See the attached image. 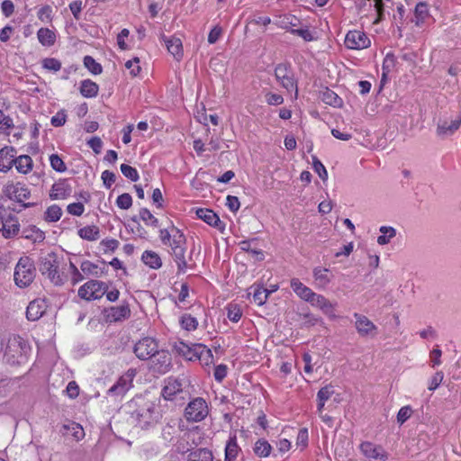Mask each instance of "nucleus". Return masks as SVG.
<instances>
[{"label": "nucleus", "instance_id": "nucleus-1", "mask_svg": "<svg viewBox=\"0 0 461 461\" xmlns=\"http://www.w3.org/2000/svg\"><path fill=\"white\" fill-rule=\"evenodd\" d=\"M159 238L163 245L170 248V255L177 265L178 272L185 273L188 268V263L185 259L186 239L183 232L171 224L159 230Z\"/></svg>", "mask_w": 461, "mask_h": 461}, {"label": "nucleus", "instance_id": "nucleus-2", "mask_svg": "<svg viewBox=\"0 0 461 461\" xmlns=\"http://www.w3.org/2000/svg\"><path fill=\"white\" fill-rule=\"evenodd\" d=\"M2 192L6 198L19 203L23 209L36 204L35 203L27 202L32 197V193L28 185L23 182H7Z\"/></svg>", "mask_w": 461, "mask_h": 461}, {"label": "nucleus", "instance_id": "nucleus-3", "mask_svg": "<svg viewBox=\"0 0 461 461\" xmlns=\"http://www.w3.org/2000/svg\"><path fill=\"white\" fill-rule=\"evenodd\" d=\"M28 345L18 335H11L4 352L5 360L10 365H20L26 359Z\"/></svg>", "mask_w": 461, "mask_h": 461}, {"label": "nucleus", "instance_id": "nucleus-4", "mask_svg": "<svg viewBox=\"0 0 461 461\" xmlns=\"http://www.w3.org/2000/svg\"><path fill=\"white\" fill-rule=\"evenodd\" d=\"M60 260L57 253L51 251L41 257L39 269L55 285H61L63 278L59 273Z\"/></svg>", "mask_w": 461, "mask_h": 461}, {"label": "nucleus", "instance_id": "nucleus-5", "mask_svg": "<svg viewBox=\"0 0 461 461\" xmlns=\"http://www.w3.org/2000/svg\"><path fill=\"white\" fill-rule=\"evenodd\" d=\"M36 269L34 263L29 257H22L14 269V282L19 287H27L35 277Z\"/></svg>", "mask_w": 461, "mask_h": 461}, {"label": "nucleus", "instance_id": "nucleus-6", "mask_svg": "<svg viewBox=\"0 0 461 461\" xmlns=\"http://www.w3.org/2000/svg\"><path fill=\"white\" fill-rule=\"evenodd\" d=\"M137 406V409L132 411L131 416L137 420L139 426L146 429L156 421L154 416L155 404L151 402L140 399L134 400L131 403Z\"/></svg>", "mask_w": 461, "mask_h": 461}, {"label": "nucleus", "instance_id": "nucleus-7", "mask_svg": "<svg viewBox=\"0 0 461 461\" xmlns=\"http://www.w3.org/2000/svg\"><path fill=\"white\" fill-rule=\"evenodd\" d=\"M209 414V408L205 400L196 397L192 400L185 409V417L188 421L199 422Z\"/></svg>", "mask_w": 461, "mask_h": 461}, {"label": "nucleus", "instance_id": "nucleus-8", "mask_svg": "<svg viewBox=\"0 0 461 461\" xmlns=\"http://www.w3.org/2000/svg\"><path fill=\"white\" fill-rule=\"evenodd\" d=\"M107 291L105 283L98 280H90L81 285L78 289V296L81 299L91 301L103 297Z\"/></svg>", "mask_w": 461, "mask_h": 461}, {"label": "nucleus", "instance_id": "nucleus-9", "mask_svg": "<svg viewBox=\"0 0 461 461\" xmlns=\"http://www.w3.org/2000/svg\"><path fill=\"white\" fill-rule=\"evenodd\" d=\"M275 77L284 88L288 92L294 91L295 97L297 96V84L294 77V73L287 64H278L275 68Z\"/></svg>", "mask_w": 461, "mask_h": 461}, {"label": "nucleus", "instance_id": "nucleus-10", "mask_svg": "<svg viewBox=\"0 0 461 461\" xmlns=\"http://www.w3.org/2000/svg\"><path fill=\"white\" fill-rule=\"evenodd\" d=\"M164 383L165 384L162 388L161 394L165 400H176L177 396L184 393V386L185 384L184 378L168 377L165 380Z\"/></svg>", "mask_w": 461, "mask_h": 461}, {"label": "nucleus", "instance_id": "nucleus-11", "mask_svg": "<svg viewBox=\"0 0 461 461\" xmlns=\"http://www.w3.org/2000/svg\"><path fill=\"white\" fill-rule=\"evenodd\" d=\"M175 349L183 357H185L188 360H193V358L199 357L206 359L205 364L208 365V360L212 359V354L211 349L206 348V347L203 345H198V349H201L199 352L197 349L191 348L188 345L184 342H179L175 345Z\"/></svg>", "mask_w": 461, "mask_h": 461}, {"label": "nucleus", "instance_id": "nucleus-12", "mask_svg": "<svg viewBox=\"0 0 461 461\" xmlns=\"http://www.w3.org/2000/svg\"><path fill=\"white\" fill-rule=\"evenodd\" d=\"M158 342L149 337L139 340L134 346L136 357L141 360H147L158 353Z\"/></svg>", "mask_w": 461, "mask_h": 461}, {"label": "nucleus", "instance_id": "nucleus-13", "mask_svg": "<svg viewBox=\"0 0 461 461\" xmlns=\"http://www.w3.org/2000/svg\"><path fill=\"white\" fill-rule=\"evenodd\" d=\"M136 375L134 369H129L123 374L118 381L108 390V394L123 395L132 385V381Z\"/></svg>", "mask_w": 461, "mask_h": 461}, {"label": "nucleus", "instance_id": "nucleus-14", "mask_svg": "<svg viewBox=\"0 0 461 461\" xmlns=\"http://www.w3.org/2000/svg\"><path fill=\"white\" fill-rule=\"evenodd\" d=\"M345 45L352 50L365 49L370 45V40L363 32L349 31L345 37Z\"/></svg>", "mask_w": 461, "mask_h": 461}, {"label": "nucleus", "instance_id": "nucleus-15", "mask_svg": "<svg viewBox=\"0 0 461 461\" xmlns=\"http://www.w3.org/2000/svg\"><path fill=\"white\" fill-rule=\"evenodd\" d=\"M312 306L319 308L325 315L330 319L336 318L334 313L336 303H331L322 294L314 293L312 298L308 302Z\"/></svg>", "mask_w": 461, "mask_h": 461}, {"label": "nucleus", "instance_id": "nucleus-16", "mask_svg": "<svg viewBox=\"0 0 461 461\" xmlns=\"http://www.w3.org/2000/svg\"><path fill=\"white\" fill-rule=\"evenodd\" d=\"M356 319L355 327L362 337L376 335L377 327L365 315L354 313Z\"/></svg>", "mask_w": 461, "mask_h": 461}, {"label": "nucleus", "instance_id": "nucleus-17", "mask_svg": "<svg viewBox=\"0 0 461 461\" xmlns=\"http://www.w3.org/2000/svg\"><path fill=\"white\" fill-rule=\"evenodd\" d=\"M360 450L367 458L376 461H386L388 455L381 446L375 445L369 441L363 442L360 445Z\"/></svg>", "mask_w": 461, "mask_h": 461}, {"label": "nucleus", "instance_id": "nucleus-18", "mask_svg": "<svg viewBox=\"0 0 461 461\" xmlns=\"http://www.w3.org/2000/svg\"><path fill=\"white\" fill-rule=\"evenodd\" d=\"M196 215L209 225L217 228L221 231L224 230L225 224L220 220L218 215L212 210L207 208H200L196 210Z\"/></svg>", "mask_w": 461, "mask_h": 461}, {"label": "nucleus", "instance_id": "nucleus-19", "mask_svg": "<svg viewBox=\"0 0 461 461\" xmlns=\"http://www.w3.org/2000/svg\"><path fill=\"white\" fill-rule=\"evenodd\" d=\"M72 193V188L68 180L63 179L56 182L52 186L50 196L53 200L65 199Z\"/></svg>", "mask_w": 461, "mask_h": 461}, {"label": "nucleus", "instance_id": "nucleus-20", "mask_svg": "<svg viewBox=\"0 0 461 461\" xmlns=\"http://www.w3.org/2000/svg\"><path fill=\"white\" fill-rule=\"evenodd\" d=\"M131 315V310L127 303L119 306L111 307L107 310V320L110 321H121L126 320Z\"/></svg>", "mask_w": 461, "mask_h": 461}, {"label": "nucleus", "instance_id": "nucleus-21", "mask_svg": "<svg viewBox=\"0 0 461 461\" xmlns=\"http://www.w3.org/2000/svg\"><path fill=\"white\" fill-rule=\"evenodd\" d=\"M16 152L14 148L5 147L0 149V171L7 172L14 163Z\"/></svg>", "mask_w": 461, "mask_h": 461}, {"label": "nucleus", "instance_id": "nucleus-22", "mask_svg": "<svg viewBox=\"0 0 461 461\" xmlns=\"http://www.w3.org/2000/svg\"><path fill=\"white\" fill-rule=\"evenodd\" d=\"M460 124L461 117H457L450 122L441 121L438 124L437 133L441 137L452 135L459 128Z\"/></svg>", "mask_w": 461, "mask_h": 461}, {"label": "nucleus", "instance_id": "nucleus-23", "mask_svg": "<svg viewBox=\"0 0 461 461\" xmlns=\"http://www.w3.org/2000/svg\"><path fill=\"white\" fill-rule=\"evenodd\" d=\"M4 223H5V228L0 232H2V234L5 238L14 237L19 232V230H20L19 221H18L17 218L14 215H13L12 213H10V212L7 213V216L5 217Z\"/></svg>", "mask_w": 461, "mask_h": 461}, {"label": "nucleus", "instance_id": "nucleus-24", "mask_svg": "<svg viewBox=\"0 0 461 461\" xmlns=\"http://www.w3.org/2000/svg\"><path fill=\"white\" fill-rule=\"evenodd\" d=\"M291 287L294 290V292L305 302H309V300L312 298V296L314 294V292L309 288L308 286L304 285L299 279L293 278L291 280Z\"/></svg>", "mask_w": 461, "mask_h": 461}, {"label": "nucleus", "instance_id": "nucleus-25", "mask_svg": "<svg viewBox=\"0 0 461 461\" xmlns=\"http://www.w3.org/2000/svg\"><path fill=\"white\" fill-rule=\"evenodd\" d=\"M44 303L42 301L34 300L31 302L26 310V317L29 321H37L44 313Z\"/></svg>", "mask_w": 461, "mask_h": 461}, {"label": "nucleus", "instance_id": "nucleus-26", "mask_svg": "<svg viewBox=\"0 0 461 461\" xmlns=\"http://www.w3.org/2000/svg\"><path fill=\"white\" fill-rule=\"evenodd\" d=\"M78 236L87 241H95L100 238V229L96 225H88L77 230Z\"/></svg>", "mask_w": 461, "mask_h": 461}, {"label": "nucleus", "instance_id": "nucleus-27", "mask_svg": "<svg viewBox=\"0 0 461 461\" xmlns=\"http://www.w3.org/2000/svg\"><path fill=\"white\" fill-rule=\"evenodd\" d=\"M240 447L237 444L236 436L230 437L225 447L224 461H236Z\"/></svg>", "mask_w": 461, "mask_h": 461}, {"label": "nucleus", "instance_id": "nucleus-28", "mask_svg": "<svg viewBox=\"0 0 461 461\" xmlns=\"http://www.w3.org/2000/svg\"><path fill=\"white\" fill-rule=\"evenodd\" d=\"M143 263L153 269H158L162 266V260L159 255L152 250H146L141 256Z\"/></svg>", "mask_w": 461, "mask_h": 461}, {"label": "nucleus", "instance_id": "nucleus-29", "mask_svg": "<svg viewBox=\"0 0 461 461\" xmlns=\"http://www.w3.org/2000/svg\"><path fill=\"white\" fill-rule=\"evenodd\" d=\"M167 50L176 59H180L183 55L182 41L179 38L171 37L165 39Z\"/></svg>", "mask_w": 461, "mask_h": 461}, {"label": "nucleus", "instance_id": "nucleus-30", "mask_svg": "<svg viewBox=\"0 0 461 461\" xmlns=\"http://www.w3.org/2000/svg\"><path fill=\"white\" fill-rule=\"evenodd\" d=\"M14 165L19 173L27 174L32 168V159L30 156L22 155L14 158Z\"/></svg>", "mask_w": 461, "mask_h": 461}, {"label": "nucleus", "instance_id": "nucleus-31", "mask_svg": "<svg viewBox=\"0 0 461 461\" xmlns=\"http://www.w3.org/2000/svg\"><path fill=\"white\" fill-rule=\"evenodd\" d=\"M187 461H213V455L207 448H197L188 454Z\"/></svg>", "mask_w": 461, "mask_h": 461}, {"label": "nucleus", "instance_id": "nucleus-32", "mask_svg": "<svg viewBox=\"0 0 461 461\" xmlns=\"http://www.w3.org/2000/svg\"><path fill=\"white\" fill-rule=\"evenodd\" d=\"M37 37L41 45L50 47L56 41V34L48 28H41L37 32Z\"/></svg>", "mask_w": 461, "mask_h": 461}, {"label": "nucleus", "instance_id": "nucleus-33", "mask_svg": "<svg viewBox=\"0 0 461 461\" xmlns=\"http://www.w3.org/2000/svg\"><path fill=\"white\" fill-rule=\"evenodd\" d=\"M98 90V85L89 79H86L81 82L80 93L84 97H95L97 95Z\"/></svg>", "mask_w": 461, "mask_h": 461}, {"label": "nucleus", "instance_id": "nucleus-34", "mask_svg": "<svg viewBox=\"0 0 461 461\" xmlns=\"http://www.w3.org/2000/svg\"><path fill=\"white\" fill-rule=\"evenodd\" d=\"M321 98L325 104L334 106L340 107L342 105V99L332 90L326 88L321 94Z\"/></svg>", "mask_w": 461, "mask_h": 461}, {"label": "nucleus", "instance_id": "nucleus-35", "mask_svg": "<svg viewBox=\"0 0 461 461\" xmlns=\"http://www.w3.org/2000/svg\"><path fill=\"white\" fill-rule=\"evenodd\" d=\"M414 17L415 19L413 22L415 23L416 26H420L423 24L425 20L429 17V8L426 3L420 2L416 5L414 10Z\"/></svg>", "mask_w": 461, "mask_h": 461}, {"label": "nucleus", "instance_id": "nucleus-36", "mask_svg": "<svg viewBox=\"0 0 461 461\" xmlns=\"http://www.w3.org/2000/svg\"><path fill=\"white\" fill-rule=\"evenodd\" d=\"M313 277L317 282V285L321 288L326 287L330 282L329 269L327 268L315 267L313 269Z\"/></svg>", "mask_w": 461, "mask_h": 461}, {"label": "nucleus", "instance_id": "nucleus-37", "mask_svg": "<svg viewBox=\"0 0 461 461\" xmlns=\"http://www.w3.org/2000/svg\"><path fill=\"white\" fill-rule=\"evenodd\" d=\"M379 231L382 233V235L377 238V243L379 245L390 243L391 240L396 236V230L390 226H382Z\"/></svg>", "mask_w": 461, "mask_h": 461}, {"label": "nucleus", "instance_id": "nucleus-38", "mask_svg": "<svg viewBox=\"0 0 461 461\" xmlns=\"http://www.w3.org/2000/svg\"><path fill=\"white\" fill-rule=\"evenodd\" d=\"M154 358L158 361V366L157 367L159 373H166L168 371V366L170 365V358L166 351H158L153 356Z\"/></svg>", "mask_w": 461, "mask_h": 461}, {"label": "nucleus", "instance_id": "nucleus-39", "mask_svg": "<svg viewBox=\"0 0 461 461\" xmlns=\"http://www.w3.org/2000/svg\"><path fill=\"white\" fill-rule=\"evenodd\" d=\"M251 289H253L252 295L254 302L258 305H263L267 300L270 292H267V289L262 286H252Z\"/></svg>", "mask_w": 461, "mask_h": 461}, {"label": "nucleus", "instance_id": "nucleus-40", "mask_svg": "<svg viewBox=\"0 0 461 461\" xmlns=\"http://www.w3.org/2000/svg\"><path fill=\"white\" fill-rule=\"evenodd\" d=\"M271 449V445L265 439H258L255 443L254 452L257 456L260 457L268 456L270 455Z\"/></svg>", "mask_w": 461, "mask_h": 461}, {"label": "nucleus", "instance_id": "nucleus-41", "mask_svg": "<svg viewBox=\"0 0 461 461\" xmlns=\"http://www.w3.org/2000/svg\"><path fill=\"white\" fill-rule=\"evenodd\" d=\"M63 429L65 431H69L71 435L75 438V439L77 441L85 437L84 429L78 423L71 422L69 424L64 425Z\"/></svg>", "mask_w": 461, "mask_h": 461}, {"label": "nucleus", "instance_id": "nucleus-42", "mask_svg": "<svg viewBox=\"0 0 461 461\" xmlns=\"http://www.w3.org/2000/svg\"><path fill=\"white\" fill-rule=\"evenodd\" d=\"M81 271L86 276H100L102 272H99V267L97 265L92 263L89 260H85L80 265Z\"/></svg>", "mask_w": 461, "mask_h": 461}, {"label": "nucleus", "instance_id": "nucleus-43", "mask_svg": "<svg viewBox=\"0 0 461 461\" xmlns=\"http://www.w3.org/2000/svg\"><path fill=\"white\" fill-rule=\"evenodd\" d=\"M62 215V210L59 205H51L45 212V220L50 222L58 221Z\"/></svg>", "mask_w": 461, "mask_h": 461}, {"label": "nucleus", "instance_id": "nucleus-44", "mask_svg": "<svg viewBox=\"0 0 461 461\" xmlns=\"http://www.w3.org/2000/svg\"><path fill=\"white\" fill-rule=\"evenodd\" d=\"M85 67L93 74L99 75L102 73V66L97 63L91 56L84 58Z\"/></svg>", "mask_w": 461, "mask_h": 461}, {"label": "nucleus", "instance_id": "nucleus-45", "mask_svg": "<svg viewBox=\"0 0 461 461\" xmlns=\"http://www.w3.org/2000/svg\"><path fill=\"white\" fill-rule=\"evenodd\" d=\"M180 324L186 330H194L198 325L196 319L190 314H184L180 319Z\"/></svg>", "mask_w": 461, "mask_h": 461}, {"label": "nucleus", "instance_id": "nucleus-46", "mask_svg": "<svg viewBox=\"0 0 461 461\" xmlns=\"http://www.w3.org/2000/svg\"><path fill=\"white\" fill-rule=\"evenodd\" d=\"M140 217L147 225L158 226V220L146 208L140 211Z\"/></svg>", "mask_w": 461, "mask_h": 461}, {"label": "nucleus", "instance_id": "nucleus-47", "mask_svg": "<svg viewBox=\"0 0 461 461\" xmlns=\"http://www.w3.org/2000/svg\"><path fill=\"white\" fill-rule=\"evenodd\" d=\"M334 394V387L331 384L321 387L317 393V402H326Z\"/></svg>", "mask_w": 461, "mask_h": 461}, {"label": "nucleus", "instance_id": "nucleus-48", "mask_svg": "<svg viewBox=\"0 0 461 461\" xmlns=\"http://www.w3.org/2000/svg\"><path fill=\"white\" fill-rule=\"evenodd\" d=\"M395 57L393 54H387L383 62V75L382 80H384L388 73L394 68L395 66Z\"/></svg>", "mask_w": 461, "mask_h": 461}, {"label": "nucleus", "instance_id": "nucleus-49", "mask_svg": "<svg viewBox=\"0 0 461 461\" xmlns=\"http://www.w3.org/2000/svg\"><path fill=\"white\" fill-rule=\"evenodd\" d=\"M50 166L51 167L57 171V172H65L67 170V167L64 163V161L62 160V158L57 155V154H52L50 155Z\"/></svg>", "mask_w": 461, "mask_h": 461}, {"label": "nucleus", "instance_id": "nucleus-50", "mask_svg": "<svg viewBox=\"0 0 461 461\" xmlns=\"http://www.w3.org/2000/svg\"><path fill=\"white\" fill-rule=\"evenodd\" d=\"M121 171L125 177L129 178L133 182H136L139 179V174L137 169L127 164L121 165Z\"/></svg>", "mask_w": 461, "mask_h": 461}, {"label": "nucleus", "instance_id": "nucleus-51", "mask_svg": "<svg viewBox=\"0 0 461 461\" xmlns=\"http://www.w3.org/2000/svg\"><path fill=\"white\" fill-rule=\"evenodd\" d=\"M227 311V316L231 321L238 322L241 318L242 312L237 304H230Z\"/></svg>", "mask_w": 461, "mask_h": 461}, {"label": "nucleus", "instance_id": "nucleus-52", "mask_svg": "<svg viewBox=\"0 0 461 461\" xmlns=\"http://www.w3.org/2000/svg\"><path fill=\"white\" fill-rule=\"evenodd\" d=\"M42 67L51 71H59L61 68V62L54 58H46L42 60Z\"/></svg>", "mask_w": 461, "mask_h": 461}, {"label": "nucleus", "instance_id": "nucleus-53", "mask_svg": "<svg viewBox=\"0 0 461 461\" xmlns=\"http://www.w3.org/2000/svg\"><path fill=\"white\" fill-rule=\"evenodd\" d=\"M119 241L115 239H106L100 242L104 253L113 252L119 247Z\"/></svg>", "mask_w": 461, "mask_h": 461}, {"label": "nucleus", "instance_id": "nucleus-54", "mask_svg": "<svg viewBox=\"0 0 461 461\" xmlns=\"http://www.w3.org/2000/svg\"><path fill=\"white\" fill-rule=\"evenodd\" d=\"M116 204L119 208L127 210L132 205V198L129 194L124 193L117 197Z\"/></svg>", "mask_w": 461, "mask_h": 461}, {"label": "nucleus", "instance_id": "nucleus-55", "mask_svg": "<svg viewBox=\"0 0 461 461\" xmlns=\"http://www.w3.org/2000/svg\"><path fill=\"white\" fill-rule=\"evenodd\" d=\"M312 160H313L312 166H313L314 171L319 175V176L323 181H325L328 178V173H327L325 167L316 157H313Z\"/></svg>", "mask_w": 461, "mask_h": 461}, {"label": "nucleus", "instance_id": "nucleus-56", "mask_svg": "<svg viewBox=\"0 0 461 461\" xmlns=\"http://www.w3.org/2000/svg\"><path fill=\"white\" fill-rule=\"evenodd\" d=\"M38 18L44 23L51 22L52 8L50 5H45L41 7L38 12Z\"/></svg>", "mask_w": 461, "mask_h": 461}, {"label": "nucleus", "instance_id": "nucleus-57", "mask_svg": "<svg viewBox=\"0 0 461 461\" xmlns=\"http://www.w3.org/2000/svg\"><path fill=\"white\" fill-rule=\"evenodd\" d=\"M140 63V59L139 58H134L133 59L131 60H128L126 63H125V67L130 69V74L132 76V77H136L139 75V73L140 72V67L139 65Z\"/></svg>", "mask_w": 461, "mask_h": 461}, {"label": "nucleus", "instance_id": "nucleus-58", "mask_svg": "<svg viewBox=\"0 0 461 461\" xmlns=\"http://www.w3.org/2000/svg\"><path fill=\"white\" fill-rule=\"evenodd\" d=\"M67 211L71 215L81 216L85 211V207L82 203H73L68 205Z\"/></svg>", "mask_w": 461, "mask_h": 461}, {"label": "nucleus", "instance_id": "nucleus-59", "mask_svg": "<svg viewBox=\"0 0 461 461\" xmlns=\"http://www.w3.org/2000/svg\"><path fill=\"white\" fill-rule=\"evenodd\" d=\"M412 410L410 406H404L400 409L397 414V421L400 424L404 423L411 415Z\"/></svg>", "mask_w": 461, "mask_h": 461}, {"label": "nucleus", "instance_id": "nucleus-60", "mask_svg": "<svg viewBox=\"0 0 461 461\" xmlns=\"http://www.w3.org/2000/svg\"><path fill=\"white\" fill-rule=\"evenodd\" d=\"M67 121V114L64 110H61L58 112L54 116L51 118V124L54 127H60L65 124Z\"/></svg>", "mask_w": 461, "mask_h": 461}, {"label": "nucleus", "instance_id": "nucleus-61", "mask_svg": "<svg viewBox=\"0 0 461 461\" xmlns=\"http://www.w3.org/2000/svg\"><path fill=\"white\" fill-rule=\"evenodd\" d=\"M443 378H444L443 372H441V371L437 372L431 377V379H430V381L429 383V391L436 390L439 386V384L442 383Z\"/></svg>", "mask_w": 461, "mask_h": 461}, {"label": "nucleus", "instance_id": "nucleus-62", "mask_svg": "<svg viewBox=\"0 0 461 461\" xmlns=\"http://www.w3.org/2000/svg\"><path fill=\"white\" fill-rule=\"evenodd\" d=\"M116 176L114 173L105 170L102 173V180L105 187L110 188L115 182Z\"/></svg>", "mask_w": 461, "mask_h": 461}, {"label": "nucleus", "instance_id": "nucleus-63", "mask_svg": "<svg viewBox=\"0 0 461 461\" xmlns=\"http://www.w3.org/2000/svg\"><path fill=\"white\" fill-rule=\"evenodd\" d=\"M87 144L94 150L95 154H99L101 152L103 147V141L99 137H92Z\"/></svg>", "mask_w": 461, "mask_h": 461}, {"label": "nucleus", "instance_id": "nucleus-64", "mask_svg": "<svg viewBox=\"0 0 461 461\" xmlns=\"http://www.w3.org/2000/svg\"><path fill=\"white\" fill-rule=\"evenodd\" d=\"M66 392L71 399H75L79 394V387L75 381H71L68 384Z\"/></svg>", "mask_w": 461, "mask_h": 461}]
</instances>
